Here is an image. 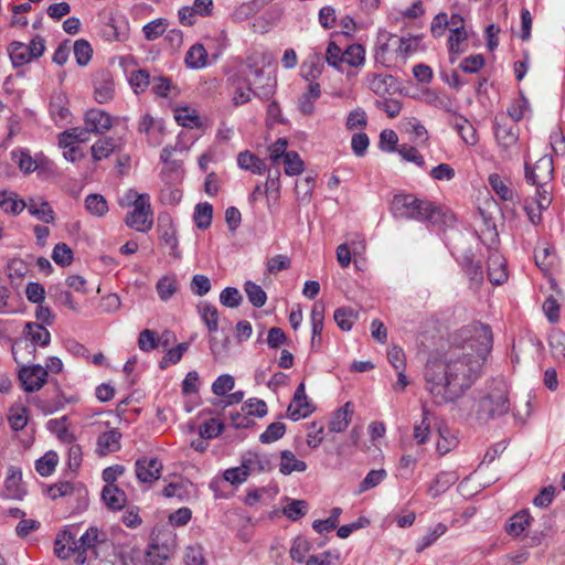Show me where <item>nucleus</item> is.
Segmentation results:
<instances>
[{"label":"nucleus","instance_id":"obj_1","mask_svg":"<svg viewBox=\"0 0 565 565\" xmlns=\"http://www.w3.org/2000/svg\"><path fill=\"white\" fill-rule=\"evenodd\" d=\"M465 344L455 348L443 360L428 361L425 371V390L434 404L457 403L481 376L487 356L492 349L489 326L475 323L467 330Z\"/></svg>","mask_w":565,"mask_h":565},{"label":"nucleus","instance_id":"obj_2","mask_svg":"<svg viewBox=\"0 0 565 565\" xmlns=\"http://www.w3.org/2000/svg\"><path fill=\"white\" fill-rule=\"evenodd\" d=\"M510 406L508 385L501 377L487 382L483 390L461 397L456 403L460 417L479 424L508 414Z\"/></svg>","mask_w":565,"mask_h":565},{"label":"nucleus","instance_id":"obj_3","mask_svg":"<svg viewBox=\"0 0 565 565\" xmlns=\"http://www.w3.org/2000/svg\"><path fill=\"white\" fill-rule=\"evenodd\" d=\"M391 211L395 217L437 223L440 216L439 209L429 201L417 199L413 194H397L391 203Z\"/></svg>","mask_w":565,"mask_h":565},{"label":"nucleus","instance_id":"obj_4","mask_svg":"<svg viewBox=\"0 0 565 565\" xmlns=\"http://www.w3.org/2000/svg\"><path fill=\"white\" fill-rule=\"evenodd\" d=\"M24 338L12 344L11 351L18 364L30 361L35 355V345L47 347L51 342L50 331L38 322H28L23 329Z\"/></svg>","mask_w":565,"mask_h":565},{"label":"nucleus","instance_id":"obj_5","mask_svg":"<svg viewBox=\"0 0 565 565\" xmlns=\"http://www.w3.org/2000/svg\"><path fill=\"white\" fill-rule=\"evenodd\" d=\"M245 82L257 97L269 98L274 94L275 79L269 75H265L263 68L248 66Z\"/></svg>","mask_w":565,"mask_h":565},{"label":"nucleus","instance_id":"obj_6","mask_svg":"<svg viewBox=\"0 0 565 565\" xmlns=\"http://www.w3.org/2000/svg\"><path fill=\"white\" fill-rule=\"evenodd\" d=\"M554 173V164L551 156L541 157L533 167L525 162V179L532 185H545L551 183Z\"/></svg>","mask_w":565,"mask_h":565},{"label":"nucleus","instance_id":"obj_7","mask_svg":"<svg viewBox=\"0 0 565 565\" xmlns=\"http://www.w3.org/2000/svg\"><path fill=\"white\" fill-rule=\"evenodd\" d=\"M128 227L140 233L149 232L153 226V212L149 202H140L125 217Z\"/></svg>","mask_w":565,"mask_h":565},{"label":"nucleus","instance_id":"obj_8","mask_svg":"<svg viewBox=\"0 0 565 565\" xmlns=\"http://www.w3.org/2000/svg\"><path fill=\"white\" fill-rule=\"evenodd\" d=\"M18 375L26 392L41 390L47 381V371L40 364L22 365Z\"/></svg>","mask_w":565,"mask_h":565},{"label":"nucleus","instance_id":"obj_9","mask_svg":"<svg viewBox=\"0 0 565 565\" xmlns=\"http://www.w3.org/2000/svg\"><path fill=\"white\" fill-rule=\"evenodd\" d=\"M106 541V534L100 532L97 527L92 526L86 530V532L76 539L77 548H76V558L75 563L82 565L87 559V552L92 551L93 553L95 547L104 543Z\"/></svg>","mask_w":565,"mask_h":565},{"label":"nucleus","instance_id":"obj_10","mask_svg":"<svg viewBox=\"0 0 565 565\" xmlns=\"http://www.w3.org/2000/svg\"><path fill=\"white\" fill-rule=\"evenodd\" d=\"M136 476L140 482H153L161 476L162 463L158 458H140L135 463Z\"/></svg>","mask_w":565,"mask_h":565},{"label":"nucleus","instance_id":"obj_11","mask_svg":"<svg viewBox=\"0 0 565 565\" xmlns=\"http://www.w3.org/2000/svg\"><path fill=\"white\" fill-rule=\"evenodd\" d=\"M84 121L88 134L93 132L95 135L105 134L113 125L110 116L106 111L96 108L86 111Z\"/></svg>","mask_w":565,"mask_h":565},{"label":"nucleus","instance_id":"obj_12","mask_svg":"<svg viewBox=\"0 0 565 565\" xmlns=\"http://www.w3.org/2000/svg\"><path fill=\"white\" fill-rule=\"evenodd\" d=\"M311 412L312 409L305 392V383H300L294 394L292 402L287 408L288 417L292 420H298L301 417L308 416Z\"/></svg>","mask_w":565,"mask_h":565},{"label":"nucleus","instance_id":"obj_13","mask_svg":"<svg viewBox=\"0 0 565 565\" xmlns=\"http://www.w3.org/2000/svg\"><path fill=\"white\" fill-rule=\"evenodd\" d=\"M494 135L499 147L508 151L516 145L519 139V129L515 125H508L504 122L495 121Z\"/></svg>","mask_w":565,"mask_h":565},{"label":"nucleus","instance_id":"obj_14","mask_svg":"<svg viewBox=\"0 0 565 565\" xmlns=\"http://www.w3.org/2000/svg\"><path fill=\"white\" fill-rule=\"evenodd\" d=\"M25 209L29 213L44 223H53L55 220L54 211L49 202L42 198H29L25 201Z\"/></svg>","mask_w":565,"mask_h":565},{"label":"nucleus","instance_id":"obj_15","mask_svg":"<svg viewBox=\"0 0 565 565\" xmlns=\"http://www.w3.org/2000/svg\"><path fill=\"white\" fill-rule=\"evenodd\" d=\"M76 536L71 532H63L58 534L54 543V553L61 559H67L70 557L76 558Z\"/></svg>","mask_w":565,"mask_h":565},{"label":"nucleus","instance_id":"obj_16","mask_svg":"<svg viewBox=\"0 0 565 565\" xmlns=\"http://www.w3.org/2000/svg\"><path fill=\"white\" fill-rule=\"evenodd\" d=\"M22 471L20 468L11 466L8 469L4 487L7 495L11 499L22 500L25 495V489L22 487Z\"/></svg>","mask_w":565,"mask_h":565},{"label":"nucleus","instance_id":"obj_17","mask_svg":"<svg viewBox=\"0 0 565 565\" xmlns=\"http://www.w3.org/2000/svg\"><path fill=\"white\" fill-rule=\"evenodd\" d=\"M488 278L493 285H502L508 279L504 259L498 253H492L489 256Z\"/></svg>","mask_w":565,"mask_h":565},{"label":"nucleus","instance_id":"obj_18","mask_svg":"<svg viewBox=\"0 0 565 565\" xmlns=\"http://www.w3.org/2000/svg\"><path fill=\"white\" fill-rule=\"evenodd\" d=\"M242 463L248 476L254 472H264L270 469V460L266 455L248 451L243 456Z\"/></svg>","mask_w":565,"mask_h":565},{"label":"nucleus","instance_id":"obj_19","mask_svg":"<svg viewBox=\"0 0 565 565\" xmlns=\"http://www.w3.org/2000/svg\"><path fill=\"white\" fill-rule=\"evenodd\" d=\"M7 52L14 68L26 65L32 61L29 47L23 42L12 41L8 45Z\"/></svg>","mask_w":565,"mask_h":565},{"label":"nucleus","instance_id":"obj_20","mask_svg":"<svg viewBox=\"0 0 565 565\" xmlns=\"http://www.w3.org/2000/svg\"><path fill=\"white\" fill-rule=\"evenodd\" d=\"M353 406L350 402H347L341 408L333 413L329 423V429L334 433L344 431L351 422Z\"/></svg>","mask_w":565,"mask_h":565},{"label":"nucleus","instance_id":"obj_21","mask_svg":"<svg viewBox=\"0 0 565 565\" xmlns=\"http://www.w3.org/2000/svg\"><path fill=\"white\" fill-rule=\"evenodd\" d=\"M237 164L241 169L250 171L254 174H263L266 170L264 160L248 150L238 153Z\"/></svg>","mask_w":565,"mask_h":565},{"label":"nucleus","instance_id":"obj_22","mask_svg":"<svg viewBox=\"0 0 565 565\" xmlns=\"http://www.w3.org/2000/svg\"><path fill=\"white\" fill-rule=\"evenodd\" d=\"M121 434L111 429L100 434L97 438V448L100 455L105 456L120 449Z\"/></svg>","mask_w":565,"mask_h":565},{"label":"nucleus","instance_id":"obj_23","mask_svg":"<svg viewBox=\"0 0 565 565\" xmlns=\"http://www.w3.org/2000/svg\"><path fill=\"white\" fill-rule=\"evenodd\" d=\"M102 498L111 510H120L126 503V493L115 484H106L102 491Z\"/></svg>","mask_w":565,"mask_h":565},{"label":"nucleus","instance_id":"obj_24","mask_svg":"<svg viewBox=\"0 0 565 565\" xmlns=\"http://www.w3.org/2000/svg\"><path fill=\"white\" fill-rule=\"evenodd\" d=\"M279 471L285 475L292 472H303L307 469V463L296 458L295 454L290 450H282L280 452Z\"/></svg>","mask_w":565,"mask_h":565},{"label":"nucleus","instance_id":"obj_25","mask_svg":"<svg viewBox=\"0 0 565 565\" xmlns=\"http://www.w3.org/2000/svg\"><path fill=\"white\" fill-rule=\"evenodd\" d=\"M170 557V548L168 545H159L152 543L143 553L145 565H163Z\"/></svg>","mask_w":565,"mask_h":565},{"label":"nucleus","instance_id":"obj_26","mask_svg":"<svg viewBox=\"0 0 565 565\" xmlns=\"http://www.w3.org/2000/svg\"><path fill=\"white\" fill-rule=\"evenodd\" d=\"M321 89L318 83L311 82L308 85L307 92H305L299 98V110L303 115H311L315 111V102L320 97Z\"/></svg>","mask_w":565,"mask_h":565},{"label":"nucleus","instance_id":"obj_27","mask_svg":"<svg viewBox=\"0 0 565 565\" xmlns=\"http://www.w3.org/2000/svg\"><path fill=\"white\" fill-rule=\"evenodd\" d=\"M0 209L6 213L19 215L25 209V201L18 198V194L11 191L0 192Z\"/></svg>","mask_w":565,"mask_h":565},{"label":"nucleus","instance_id":"obj_28","mask_svg":"<svg viewBox=\"0 0 565 565\" xmlns=\"http://www.w3.org/2000/svg\"><path fill=\"white\" fill-rule=\"evenodd\" d=\"M196 310L210 333L216 332L218 329L217 309L206 301H201L196 306Z\"/></svg>","mask_w":565,"mask_h":565},{"label":"nucleus","instance_id":"obj_29","mask_svg":"<svg viewBox=\"0 0 565 565\" xmlns=\"http://www.w3.org/2000/svg\"><path fill=\"white\" fill-rule=\"evenodd\" d=\"M88 130L82 127H74L67 129L58 135V146L61 148H68L75 146L76 142H86L88 137Z\"/></svg>","mask_w":565,"mask_h":565},{"label":"nucleus","instance_id":"obj_30","mask_svg":"<svg viewBox=\"0 0 565 565\" xmlns=\"http://www.w3.org/2000/svg\"><path fill=\"white\" fill-rule=\"evenodd\" d=\"M548 344L553 358L559 363H565V332L559 329L551 331Z\"/></svg>","mask_w":565,"mask_h":565},{"label":"nucleus","instance_id":"obj_31","mask_svg":"<svg viewBox=\"0 0 565 565\" xmlns=\"http://www.w3.org/2000/svg\"><path fill=\"white\" fill-rule=\"evenodd\" d=\"M531 520L529 510H521L509 519L505 531L510 535L519 536L530 525Z\"/></svg>","mask_w":565,"mask_h":565},{"label":"nucleus","instance_id":"obj_32","mask_svg":"<svg viewBox=\"0 0 565 565\" xmlns=\"http://www.w3.org/2000/svg\"><path fill=\"white\" fill-rule=\"evenodd\" d=\"M159 298L162 301H168L178 291V279L174 275L161 277L156 285Z\"/></svg>","mask_w":565,"mask_h":565},{"label":"nucleus","instance_id":"obj_33","mask_svg":"<svg viewBox=\"0 0 565 565\" xmlns=\"http://www.w3.org/2000/svg\"><path fill=\"white\" fill-rule=\"evenodd\" d=\"M174 119L177 122L185 128H199L201 119L195 109L190 107H180L175 109Z\"/></svg>","mask_w":565,"mask_h":565},{"label":"nucleus","instance_id":"obj_34","mask_svg":"<svg viewBox=\"0 0 565 565\" xmlns=\"http://www.w3.org/2000/svg\"><path fill=\"white\" fill-rule=\"evenodd\" d=\"M207 53L200 43L192 45L185 55V64L191 68H202L206 64Z\"/></svg>","mask_w":565,"mask_h":565},{"label":"nucleus","instance_id":"obj_35","mask_svg":"<svg viewBox=\"0 0 565 565\" xmlns=\"http://www.w3.org/2000/svg\"><path fill=\"white\" fill-rule=\"evenodd\" d=\"M66 416L58 419H51L47 422V428L54 433L62 443L72 444L75 440V436L66 427Z\"/></svg>","mask_w":565,"mask_h":565},{"label":"nucleus","instance_id":"obj_36","mask_svg":"<svg viewBox=\"0 0 565 565\" xmlns=\"http://www.w3.org/2000/svg\"><path fill=\"white\" fill-rule=\"evenodd\" d=\"M458 480L456 472H440L436 476L434 483L429 487L431 497H437L445 492L450 486Z\"/></svg>","mask_w":565,"mask_h":565},{"label":"nucleus","instance_id":"obj_37","mask_svg":"<svg viewBox=\"0 0 565 565\" xmlns=\"http://www.w3.org/2000/svg\"><path fill=\"white\" fill-rule=\"evenodd\" d=\"M50 113L55 120H64L68 117L67 98L64 94L58 93L52 96Z\"/></svg>","mask_w":565,"mask_h":565},{"label":"nucleus","instance_id":"obj_38","mask_svg":"<svg viewBox=\"0 0 565 565\" xmlns=\"http://www.w3.org/2000/svg\"><path fill=\"white\" fill-rule=\"evenodd\" d=\"M86 210L94 216L103 217L108 212V204L102 194H89L85 199Z\"/></svg>","mask_w":565,"mask_h":565},{"label":"nucleus","instance_id":"obj_39","mask_svg":"<svg viewBox=\"0 0 565 565\" xmlns=\"http://www.w3.org/2000/svg\"><path fill=\"white\" fill-rule=\"evenodd\" d=\"M343 65L362 66L365 62V50L361 44H351L344 50Z\"/></svg>","mask_w":565,"mask_h":565},{"label":"nucleus","instance_id":"obj_40","mask_svg":"<svg viewBox=\"0 0 565 565\" xmlns=\"http://www.w3.org/2000/svg\"><path fill=\"white\" fill-rule=\"evenodd\" d=\"M333 318L341 330L349 331L358 320V312L350 307H342L334 311Z\"/></svg>","mask_w":565,"mask_h":565},{"label":"nucleus","instance_id":"obj_41","mask_svg":"<svg viewBox=\"0 0 565 565\" xmlns=\"http://www.w3.org/2000/svg\"><path fill=\"white\" fill-rule=\"evenodd\" d=\"M213 217V207L210 203H199L194 210V222L198 228L206 230L210 227Z\"/></svg>","mask_w":565,"mask_h":565},{"label":"nucleus","instance_id":"obj_42","mask_svg":"<svg viewBox=\"0 0 565 565\" xmlns=\"http://www.w3.org/2000/svg\"><path fill=\"white\" fill-rule=\"evenodd\" d=\"M58 462V456L55 451H47L35 462V469L42 477H49L55 470Z\"/></svg>","mask_w":565,"mask_h":565},{"label":"nucleus","instance_id":"obj_43","mask_svg":"<svg viewBox=\"0 0 565 565\" xmlns=\"http://www.w3.org/2000/svg\"><path fill=\"white\" fill-rule=\"evenodd\" d=\"M438 435L439 439L437 441V451L440 455H446L457 447L458 439L448 427H439Z\"/></svg>","mask_w":565,"mask_h":565},{"label":"nucleus","instance_id":"obj_44","mask_svg":"<svg viewBox=\"0 0 565 565\" xmlns=\"http://www.w3.org/2000/svg\"><path fill=\"white\" fill-rule=\"evenodd\" d=\"M95 100L99 104L108 103L114 97V82L108 77L95 83Z\"/></svg>","mask_w":565,"mask_h":565},{"label":"nucleus","instance_id":"obj_45","mask_svg":"<svg viewBox=\"0 0 565 565\" xmlns=\"http://www.w3.org/2000/svg\"><path fill=\"white\" fill-rule=\"evenodd\" d=\"M244 290L247 295L249 302L254 307L262 308L266 303L267 295L259 285L253 281H246L244 285Z\"/></svg>","mask_w":565,"mask_h":565},{"label":"nucleus","instance_id":"obj_46","mask_svg":"<svg viewBox=\"0 0 565 565\" xmlns=\"http://www.w3.org/2000/svg\"><path fill=\"white\" fill-rule=\"evenodd\" d=\"M114 149L115 142L113 138L99 139L92 146V157L95 161H99L109 157Z\"/></svg>","mask_w":565,"mask_h":565},{"label":"nucleus","instance_id":"obj_47","mask_svg":"<svg viewBox=\"0 0 565 565\" xmlns=\"http://www.w3.org/2000/svg\"><path fill=\"white\" fill-rule=\"evenodd\" d=\"M344 51L333 41H330L326 50V61L329 66L343 71Z\"/></svg>","mask_w":565,"mask_h":565},{"label":"nucleus","instance_id":"obj_48","mask_svg":"<svg viewBox=\"0 0 565 565\" xmlns=\"http://www.w3.org/2000/svg\"><path fill=\"white\" fill-rule=\"evenodd\" d=\"M488 181L491 189L501 200L511 201L513 199V191L505 184L499 174H490Z\"/></svg>","mask_w":565,"mask_h":565},{"label":"nucleus","instance_id":"obj_49","mask_svg":"<svg viewBox=\"0 0 565 565\" xmlns=\"http://www.w3.org/2000/svg\"><path fill=\"white\" fill-rule=\"evenodd\" d=\"M93 50L90 44L84 40H77L74 43V55L79 66H85L92 58Z\"/></svg>","mask_w":565,"mask_h":565},{"label":"nucleus","instance_id":"obj_50","mask_svg":"<svg viewBox=\"0 0 565 565\" xmlns=\"http://www.w3.org/2000/svg\"><path fill=\"white\" fill-rule=\"evenodd\" d=\"M286 433L284 423L275 422L267 426L266 430L259 436L263 444H270L280 439Z\"/></svg>","mask_w":565,"mask_h":565},{"label":"nucleus","instance_id":"obj_51","mask_svg":"<svg viewBox=\"0 0 565 565\" xmlns=\"http://www.w3.org/2000/svg\"><path fill=\"white\" fill-rule=\"evenodd\" d=\"M342 513V509L341 508H333L331 510V514L328 519L326 520H316L312 524V527L318 532V533H322V532H330L332 531L333 529L337 527L338 525V519L339 516L341 515Z\"/></svg>","mask_w":565,"mask_h":565},{"label":"nucleus","instance_id":"obj_52","mask_svg":"<svg viewBox=\"0 0 565 565\" xmlns=\"http://www.w3.org/2000/svg\"><path fill=\"white\" fill-rule=\"evenodd\" d=\"M456 129H457L458 134L460 135V137L462 138V140L467 145L473 146L478 142L477 131H476L475 127L467 119L461 118L456 124Z\"/></svg>","mask_w":565,"mask_h":565},{"label":"nucleus","instance_id":"obj_53","mask_svg":"<svg viewBox=\"0 0 565 565\" xmlns=\"http://www.w3.org/2000/svg\"><path fill=\"white\" fill-rule=\"evenodd\" d=\"M52 258L57 265L65 267L72 264L73 252L67 244L58 243L53 249Z\"/></svg>","mask_w":565,"mask_h":565},{"label":"nucleus","instance_id":"obj_54","mask_svg":"<svg viewBox=\"0 0 565 565\" xmlns=\"http://www.w3.org/2000/svg\"><path fill=\"white\" fill-rule=\"evenodd\" d=\"M285 173L288 175L300 174L303 170V161L296 151H289L285 154Z\"/></svg>","mask_w":565,"mask_h":565},{"label":"nucleus","instance_id":"obj_55","mask_svg":"<svg viewBox=\"0 0 565 565\" xmlns=\"http://www.w3.org/2000/svg\"><path fill=\"white\" fill-rule=\"evenodd\" d=\"M308 511V504L303 500H292L284 508V514L291 521H297L305 516Z\"/></svg>","mask_w":565,"mask_h":565},{"label":"nucleus","instance_id":"obj_56","mask_svg":"<svg viewBox=\"0 0 565 565\" xmlns=\"http://www.w3.org/2000/svg\"><path fill=\"white\" fill-rule=\"evenodd\" d=\"M367 125V116L366 113L362 108H355L349 113L347 117V129L355 130L362 129Z\"/></svg>","mask_w":565,"mask_h":565},{"label":"nucleus","instance_id":"obj_57","mask_svg":"<svg viewBox=\"0 0 565 565\" xmlns=\"http://www.w3.org/2000/svg\"><path fill=\"white\" fill-rule=\"evenodd\" d=\"M386 471L384 469H373L366 477L361 481L359 492H364L380 484L386 478Z\"/></svg>","mask_w":565,"mask_h":565},{"label":"nucleus","instance_id":"obj_58","mask_svg":"<svg viewBox=\"0 0 565 565\" xmlns=\"http://www.w3.org/2000/svg\"><path fill=\"white\" fill-rule=\"evenodd\" d=\"M243 300V297L237 288L226 287L220 295V301L223 306L228 308H237Z\"/></svg>","mask_w":565,"mask_h":565},{"label":"nucleus","instance_id":"obj_59","mask_svg":"<svg viewBox=\"0 0 565 565\" xmlns=\"http://www.w3.org/2000/svg\"><path fill=\"white\" fill-rule=\"evenodd\" d=\"M396 151L405 161L413 162L418 167H424V157L415 147L409 146L407 143H403L396 149Z\"/></svg>","mask_w":565,"mask_h":565},{"label":"nucleus","instance_id":"obj_60","mask_svg":"<svg viewBox=\"0 0 565 565\" xmlns=\"http://www.w3.org/2000/svg\"><path fill=\"white\" fill-rule=\"evenodd\" d=\"M309 550L310 543L305 537L298 536L292 542V546L289 552L290 557L294 561L301 563L305 559V556L309 552Z\"/></svg>","mask_w":565,"mask_h":565},{"label":"nucleus","instance_id":"obj_61","mask_svg":"<svg viewBox=\"0 0 565 565\" xmlns=\"http://www.w3.org/2000/svg\"><path fill=\"white\" fill-rule=\"evenodd\" d=\"M321 58L319 55L311 56L308 61H306L302 66V74L306 79L316 78L320 75L322 68Z\"/></svg>","mask_w":565,"mask_h":565},{"label":"nucleus","instance_id":"obj_62","mask_svg":"<svg viewBox=\"0 0 565 565\" xmlns=\"http://www.w3.org/2000/svg\"><path fill=\"white\" fill-rule=\"evenodd\" d=\"M159 344L157 333L152 330L145 329L140 332L138 338V347L141 351L148 352L156 349Z\"/></svg>","mask_w":565,"mask_h":565},{"label":"nucleus","instance_id":"obj_63","mask_svg":"<svg viewBox=\"0 0 565 565\" xmlns=\"http://www.w3.org/2000/svg\"><path fill=\"white\" fill-rule=\"evenodd\" d=\"M166 21L163 19H157L143 26L145 38L149 41H153L163 34L166 31Z\"/></svg>","mask_w":565,"mask_h":565},{"label":"nucleus","instance_id":"obj_64","mask_svg":"<svg viewBox=\"0 0 565 565\" xmlns=\"http://www.w3.org/2000/svg\"><path fill=\"white\" fill-rule=\"evenodd\" d=\"M184 562L186 565H205L201 545H191L185 548Z\"/></svg>","mask_w":565,"mask_h":565}]
</instances>
